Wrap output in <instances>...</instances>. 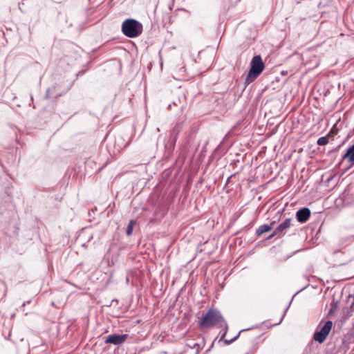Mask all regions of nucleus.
<instances>
[{
  "label": "nucleus",
  "mask_w": 354,
  "mask_h": 354,
  "mask_svg": "<svg viewBox=\"0 0 354 354\" xmlns=\"http://www.w3.org/2000/svg\"><path fill=\"white\" fill-rule=\"evenodd\" d=\"M331 306H332V308L329 310V314H333L334 313L335 310L337 308V302H333L331 304Z\"/></svg>",
  "instance_id": "4468645a"
},
{
  "label": "nucleus",
  "mask_w": 354,
  "mask_h": 354,
  "mask_svg": "<svg viewBox=\"0 0 354 354\" xmlns=\"http://www.w3.org/2000/svg\"><path fill=\"white\" fill-rule=\"evenodd\" d=\"M333 325V324L332 321H327L320 330L316 331L314 333L313 339L319 344L323 343L330 333Z\"/></svg>",
  "instance_id": "20e7f679"
},
{
  "label": "nucleus",
  "mask_w": 354,
  "mask_h": 354,
  "mask_svg": "<svg viewBox=\"0 0 354 354\" xmlns=\"http://www.w3.org/2000/svg\"><path fill=\"white\" fill-rule=\"evenodd\" d=\"M243 331H244V330H240V331L239 332V333H238V334H237L234 337H233L232 339H230V340H229V341L226 340L225 342H226L227 344H230V343H232V342H234V340H236V339L238 338V337L240 335L241 333V332H243Z\"/></svg>",
  "instance_id": "ddd939ff"
},
{
  "label": "nucleus",
  "mask_w": 354,
  "mask_h": 354,
  "mask_svg": "<svg viewBox=\"0 0 354 354\" xmlns=\"http://www.w3.org/2000/svg\"><path fill=\"white\" fill-rule=\"evenodd\" d=\"M343 159L347 160L348 162H354V145L348 148L346 153L343 156Z\"/></svg>",
  "instance_id": "6e6552de"
},
{
  "label": "nucleus",
  "mask_w": 354,
  "mask_h": 354,
  "mask_svg": "<svg viewBox=\"0 0 354 354\" xmlns=\"http://www.w3.org/2000/svg\"><path fill=\"white\" fill-rule=\"evenodd\" d=\"M296 216L299 222L305 223L310 216V211L308 208L304 207L297 211Z\"/></svg>",
  "instance_id": "423d86ee"
},
{
  "label": "nucleus",
  "mask_w": 354,
  "mask_h": 354,
  "mask_svg": "<svg viewBox=\"0 0 354 354\" xmlns=\"http://www.w3.org/2000/svg\"><path fill=\"white\" fill-rule=\"evenodd\" d=\"M328 142V139L326 136L320 137L318 140L317 143L319 145H325Z\"/></svg>",
  "instance_id": "9b49d317"
},
{
  "label": "nucleus",
  "mask_w": 354,
  "mask_h": 354,
  "mask_svg": "<svg viewBox=\"0 0 354 354\" xmlns=\"http://www.w3.org/2000/svg\"><path fill=\"white\" fill-rule=\"evenodd\" d=\"M351 308L354 310V295H353V302H352V304L351 305Z\"/></svg>",
  "instance_id": "2eb2a0df"
},
{
  "label": "nucleus",
  "mask_w": 354,
  "mask_h": 354,
  "mask_svg": "<svg viewBox=\"0 0 354 354\" xmlns=\"http://www.w3.org/2000/svg\"><path fill=\"white\" fill-rule=\"evenodd\" d=\"M272 229V227L270 225L264 224L258 227L256 231V234L257 236H260L263 233L268 232Z\"/></svg>",
  "instance_id": "1a4fd4ad"
},
{
  "label": "nucleus",
  "mask_w": 354,
  "mask_h": 354,
  "mask_svg": "<svg viewBox=\"0 0 354 354\" xmlns=\"http://www.w3.org/2000/svg\"><path fill=\"white\" fill-rule=\"evenodd\" d=\"M265 64L260 55L253 57L250 62V68L245 78V83L249 84L252 82L263 72Z\"/></svg>",
  "instance_id": "7ed1b4c3"
},
{
  "label": "nucleus",
  "mask_w": 354,
  "mask_h": 354,
  "mask_svg": "<svg viewBox=\"0 0 354 354\" xmlns=\"http://www.w3.org/2000/svg\"><path fill=\"white\" fill-rule=\"evenodd\" d=\"M142 24L134 19H127L122 24V33L129 38L138 37L142 34Z\"/></svg>",
  "instance_id": "f03ea898"
},
{
  "label": "nucleus",
  "mask_w": 354,
  "mask_h": 354,
  "mask_svg": "<svg viewBox=\"0 0 354 354\" xmlns=\"http://www.w3.org/2000/svg\"><path fill=\"white\" fill-rule=\"evenodd\" d=\"M292 220L287 218L283 221L276 229L279 232L280 235L283 236L286 230L291 226Z\"/></svg>",
  "instance_id": "0eeeda50"
},
{
  "label": "nucleus",
  "mask_w": 354,
  "mask_h": 354,
  "mask_svg": "<svg viewBox=\"0 0 354 354\" xmlns=\"http://www.w3.org/2000/svg\"><path fill=\"white\" fill-rule=\"evenodd\" d=\"M281 236V235H280L279 232H277V229H275L272 233L269 236L268 239H272L273 238L274 236Z\"/></svg>",
  "instance_id": "f8f14e48"
},
{
  "label": "nucleus",
  "mask_w": 354,
  "mask_h": 354,
  "mask_svg": "<svg viewBox=\"0 0 354 354\" xmlns=\"http://www.w3.org/2000/svg\"><path fill=\"white\" fill-rule=\"evenodd\" d=\"M128 335L123 334H112L106 337L104 340L105 344H111L113 345H120L125 342L127 339Z\"/></svg>",
  "instance_id": "39448f33"
},
{
  "label": "nucleus",
  "mask_w": 354,
  "mask_h": 354,
  "mask_svg": "<svg viewBox=\"0 0 354 354\" xmlns=\"http://www.w3.org/2000/svg\"><path fill=\"white\" fill-rule=\"evenodd\" d=\"M136 224V220H131L127 227L126 233L128 236H130L133 232L134 225Z\"/></svg>",
  "instance_id": "9d476101"
},
{
  "label": "nucleus",
  "mask_w": 354,
  "mask_h": 354,
  "mask_svg": "<svg viewBox=\"0 0 354 354\" xmlns=\"http://www.w3.org/2000/svg\"><path fill=\"white\" fill-rule=\"evenodd\" d=\"M198 325L201 328H207L213 326L223 327L225 331L222 335V338L225 336L227 330V323L225 322L221 313L215 308H209L207 313L202 316Z\"/></svg>",
  "instance_id": "f257e3e1"
}]
</instances>
